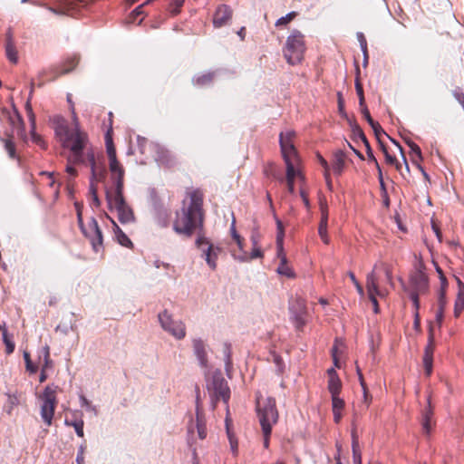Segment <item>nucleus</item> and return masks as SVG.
Instances as JSON below:
<instances>
[{
  "label": "nucleus",
  "instance_id": "f257e3e1",
  "mask_svg": "<svg viewBox=\"0 0 464 464\" xmlns=\"http://www.w3.org/2000/svg\"><path fill=\"white\" fill-rule=\"evenodd\" d=\"M188 202L183 201V206L176 213L173 229L179 235L190 237L193 233L203 226V195L198 190H192L188 194Z\"/></svg>",
  "mask_w": 464,
  "mask_h": 464
},
{
  "label": "nucleus",
  "instance_id": "f03ea898",
  "mask_svg": "<svg viewBox=\"0 0 464 464\" xmlns=\"http://www.w3.org/2000/svg\"><path fill=\"white\" fill-rule=\"evenodd\" d=\"M72 118L74 121L73 130H70L65 120L63 117L56 116L53 118L54 132L64 148H69L72 154L68 157L69 162L82 161V150L86 148L88 141L86 133L79 129L78 119L72 106Z\"/></svg>",
  "mask_w": 464,
  "mask_h": 464
},
{
  "label": "nucleus",
  "instance_id": "7ed1b4c3",
  "mask_svg": "<svg viewBox=\"0 0 464 464\" xmlns=\"http://www.w3.org/2000/svg\"><path fill=\"white\" fill-rule=\"evenodd\" d=\"M111 182V188L106 190V198L110 208L117 211L121 223L132 222L134 220L133 211L123 197V179Z\"/></svg>",
  "mask_w": 464,
  "mask_h": 464
},
{
  "label": "nucleus",
  "instance_id": "20e7f679",
  "mask_svg": "<svg viewBox=\"0 0 464 464\" xmlns=\"http://www.w3.org/2000/svg\"><path fill=\"white\" fill-rule=\"evenodd\" d=\"M305 50L304 34L298 30L292 31L283 48V54L287 63L290 65L299 64L304 59Z\"/></svg>",
  "mask_w": 464,
  "mask_h": 464
},
{
  "label": "nucleus",
  "instance_id": "39448f33",
  "mask_svg": "<svg viewBox=\"0 0 464 464\" xmlns=\"http://www.w3.org/2000/svg\"><path fill=\"white\" fill-rule=\"evenodd\" d=\"M256 411L262 431H272V427L278 420L276 400L272 397H256Z\"/></svg>",
  "mask_w": 464,
  "mask_h": 464
},
{
  "label": "nucleus",
  "instance_id": "423d86ee",
  "mask_svg": "<svg viewBox=\"0 0 464 464\" xmlns=\"http://www.w3.org/2000/svg\"><path fill=\"white\" fill-rule=\"evenodd\" d=\"M208 392L211 399L212 409L217 406V402L222 400L227 404L230 398V389L221 372L217 370L213 372L210 381L208 382Z\"/></svg>",
  "mask_w": 464,
  "mask_h": 464
},
{
  "label": "nucleus",
  "instance_id": "0eeeda50",
  "mask_svg": "<svg viewBox=\"0 0 464 464\" xmlns=\"http://www.w3.org/2000/svg\"><path fill=\"white\" fill-rule=\"evenodd\" d=\"M158 321L161 329L175 340L181 341L186 337V324L181 319L175 318L169 310L160 312Z\"/></svg>",
  "mask_w": 464,
  "mask_h": 464
},
{
  "label": "nucleus",
  "instance_id": "6e6552de",
  "mask_svg": "<svg viewBox=\"0 0 464 464\" xmlns=\"http://www.w3.org/2000/svg\"><path fill=\"white\" fill-rule=\"evenodd\" d=\"M289 318L297 331H302L307 323V308L305 300L300 296L289 301Z\"/></svg>",
  "mask_w": 464,
  "mask_h": 464
},
{
  "label": "nucleus",
  "instance_id": "1a4fd4ad",
  "mask_svg": "<svg viewBox=\"0 0 464 464\" xmlns=\"http://www.w3.org/2000/svg\"><path fill=\"white\" fill-rule=\"evenodd\" d=\"M40 399L42 401L40 411L42 420L47 426H51L57 403L56 388L46 386L41 394Z\"/></svg>",
  "mask_w": 464,
  "mask_h": 464
},
{
  "label": "nucleus",
  "instance_id": "9d476101",
  "mask_svg": "<svg viewBox=\"0 0 464 464\" xmlns=\"http://www.w3.org/2000/svg\"><path fill=\"white\" fill-rule=\"evenodd\" d=\"M106 152L109 160V169L111 171V181L124 179V169L117 159L116 150L110 131L105 136Z\"/></svg>",
  "mask_w": 464,
  "mask_h": 464
},
{
  "label": "nucleus",
  "instance_id": "9b49d317",
  "mask_svg": "<svg viewBox=\"0 0 464 464\" xmlns=\"http://www.w3.org/2000/svg\"><path fill=\"white\" fill-rule=\"evenodd\" d=\"M196 246L201 251V257L205 259L209 268L215 270L221 248L210 243L209 239L204 236H198L197 237Z\"/></svg>",
  "mask_w": 464,
  "mask_h": 464
},
{
  "label": "nucleus",
  "instance_id": "f8f14e48",
  "mask_svg": "<svg viewBox=\"0 0 464 464\" xmlns=\"http://www.w3.org/2000/svg\"><path fill=\"white\" fill-rule=\"evenodd\" d=\"M366 290L368 294V297L372 304L373 312L375 314L379 313V304L377 301V297L384 298L388 295L389 291L384 287H380L378 284V278L376 273L372 271L366 276Z\"/></svg>",
  "mask_w": 464,
  "mask_h": 464
},
{
  "label": "nucleus",
  "instance_id": "ddd939ff",
  "mask_svg": "<svg viewBox=\"0 0 464 464\" xmlns=\"http://www.w3.org/2000/svg\"><path fill=\"white\" fill-rule=\"evenodd\" d=\"M82 234L90 240L94 252L99 253L103 249V238L98 222L94 218H91L87 225L80 227Z\"/></svg>",
  "mask_w": 464,
  "mask_h": 464
},
{
  "label": "nucleus",
  "instance_id": "4468645a",
  "mask_svg": "<svg viewBox=\"0 0 464 464\" xmlns=\"http://www.w3.org/2000/svg\"><path fill=\"white\" fill-rule=\"evenodd\" d=\"M295 136L294 130H286L279 135L280 148L285 163L300 161L293 141Z\"/></svg>",
  "mask_w": 464,
  "mask_h": 464
},
{
  "label": "nucleus",
  "instance_id": "2eb2a0df",
  "mask_svg": "<svg viewBox=\"0 0 464 464\" xmlns=\"http://www.w3.org/2000/svg\"><path fill=\"white\" fill-rule=\"evenodd\" d=\"M412 289L410 292V298L416 310L420 308L419 295L428 291L429 281L427 276L422 272H417L411 278Z\"/></svg>",
  "mask_w": 464,
  "mask_h": 464
},
{
  "label": "nucleus",
  "instance_id": "dca6fc26",
  "mask_svg": "<svg viewBox=\"0 0 464 464\" xmlns=\"http://www.w3.org/2000/svg\"><path fill=\"white\" fill-rule=\"evenodd\" d=\"M193 354L195 355L198 363L205 372L209 370L208 345L200 337L192 339Z\"/></svg>",
  "mask_w": 464,
  "mask_h": 464
},
{
  "label": "nucleus",
  "instance_id": "f3484780",
  "mask_svg": "<svg viewBox=\"0 0 464 464\" xmlns=\"http://www.w3.org/2000/svg\"><path fill=\"white\" fill-rule=\"evenodd\" d=\"M195 431H197L198 437L200 440H204L207 437L206 422L199 409L198 400H197L196 420H191L188 426V432L189 436L193 437Z\"/></svg>",
  "mask_w": 464,
  "mask_h": 464
},
{
  "label": "nucleus",
  "instance_id": "a211bd4d",
  "mask_svg": "<svg viewBox=\"0 0 464 464\" xmlns=\"http://www.w3.org/2000/svg\"><path fill=\"white\" fill-rule=\"evenodd\" d=\"M87 161L91 167L92 177L91 180L100 181L104 179L106 169L103 161H97L95 154L92 150H88L86 152Z\"/></svg>",
  "mask_w": 464,
  "mask_h": 464
},
{
  "label": "nucleus",
  "instance_id": "6ab92c4d",
  "mask_svg": "<svg viewBox=\"0 0 464 464\" xmlns=\"http://www.w3.org/2000/svg\"><path fill=\"white\" fill-rule=\"evenodd\" d=\"M232 17V10L227 5H220L217 7V10L213 16V25L216 28L222 27L227 24Z\"/></svg>",
  "mask_w": 464,
  "mask_h": 464
},
{
  "label": "nucleus",
  "instance_id": "aec40b11",
  "mask_svg": "<svg viewBox=\"0 0 464 464\" xmlns=\"http://www.w3.org/2000/svg\"><path fill=\"white\" fill-rule=\"evenodd\" d=\"M277 256L280 259V264L276 269V272L280 276H284L287 278H295V273L294 272L292 267L287 265V258L284 252V248H282V250L277 249Z\"/></svg>",
  "mask_w": 464,
  "mask_h": 464
},
{
  "label": "nucleus",
  "instance_id": "412c9836",
  "mask_svg": "<svg viewBox=\"0 0 464 464\" xmlns=\"http://www.w3.org/2000/svg\"><path fill=\"white\" fill-rule=\"evenodd\" d=\"M328 210L325 206L321 205V220L318 227V234L324 244H329L330 238L327 234Z\"/></svg>",
  "mask_w": 464,
  "mask_h": 464
},
{
  "label": "nucleus",
  "instance_id": "4be33fe9",
  "mask_svg": "<svg viewBox=\"0 0 464 464\" xmlns=\"http://www.w3.org/2000/svg\"><path fill=\"white\" fill-rule=\"evenodd\" d=\"M75 4L70 0H63L58 7H50L49 10L56 14L74 15Z\"/></svg>",
  "mask_w": 464,
  "mask_h": 464
},
{
  "label": "nucleus",
  "instance_id": "5701e85b",
  "mask_svg": "<svg viewBox=\"0 0 464 464\" xmlns=\"http://www.w3.org/2000/svg\"><path fill=\"white\" fill-rule=\"evenodd\" d=\"M459 291L454 304V315L459 317L464 310V284L457 278Z\"/></svg>",
  "mask_w": 464,
  "mask_h": 464
},
{
  "label": "nucleus",
  "instance_id": "b1692460",
  "mask_svg": "<svg viewBox=\"0 0 464 464\" xmlns=\"http://www.w3.org/2000/svg\"><path fill=\"white\" fill-rule=\"evenodd\" d=\"M345 164V154L342 150H337L334 155L332 169L334 174L341 175Z\"/></svg>",
  "mask_w": 464,
  "mask_h": 464
},
{
  "label": "nucleus",
  "instance_id": "393cba45",
  "mask_svg": "<svg viewBox=\"0 0 464 464\" xmlns=\"http://www.w3.org/2000/svg\"><path fill=\"white\" fill-rule=\"evenodd\" d=\"M428 403L429 407L424 410L421 419L422 430L427 435H429L431 431V418L433 415L432 410L430 408V399H428Z\"/></svg>",
  "mask_w": 464,
  "mask_h": 464
},
{
  "label": "nucleus",
  "instance_id": "a878e982",
  "mask_svg": "<svg viewBox=\"0 0 464 464\" xmlns=\"http://www.w3.org/2000/svg\"><path fill=\"white\" fill-rule=\"evenodd\" d=\"M5 53H6L8 60L11 63H17V61H18L17 52H16L15 46L13 43L11 34H8L7 37H6Z\"/></svg>",
  "mask_w": 464,
  "mask_h": 464
},
{
  "label": "nucleus",
  "instance_id": "bb28decb",
  "mask_svg": "<svg viewBox=\"0 0 464 464\" xmlns=\"http://www.w3.org/2000/svg\"><path fill=\"white\" fill-rule=\"evenodd\" d=\"M447 304L446 295L443 293L438 294V309L435 314V320L440 325L444 318V310Z\"/></svg>",
  "mask_w": 464,
  "mask_h": 464
},
{
  "label": "nucleus",
  "instance_id": "cd10ccee",
  "mask_svg": "<svg viewBox=\"0 0 464 464\" xmlns=\"http://www.w3.org/2000/svg\"><path fill=\"white\" fill-rule=\"evenodd\" d=\"M300 161H292L289 163H285L286 166V179H295L296 177L304 179L301 174V171L298 168Z\"/></svg>",
  "mask_w": 464,
  "mask_h": 464
},
{
  "label": "nucleus",
  "instance_id": "c85d7f7f",
  "mask_svg": "<svg viewBox=\"0 0 464 464\" xmlns=\"http://www.w3.org/2000/svg\"><path fill=\"white\" fill-rule=\"evenodd\" d=\"M362 107V113L364 117V119L367 121V122L370 124V126L372 128L373 131L375 132L376 136L379 137L380 132H383L382 127L380 124L376 121H374L370 114L369 110L363 103Z\"/></svg>",
  "mask_w": 464,
  "mask_h": 464
},
{
  "label": "nucleus",
  "instance_id": "c756f323",
  "mask_svg": "<svg viewBox=\"0 0 464 464\" xmlns=\"http://www.w3.org/2000/svg\"><path fill=\"white\" fill-rule=\"evenodd\" d=\"M242 252L243 254L237 257V259L239 260L240 262H247L252 259L263 257V252L259 246H253L250 254H247L244 250Z\"/></svg>",
  "mask_w": 464,
  "mask_h": 464
},
{
  "label": "nucleus",
  "instance_id": "7c9ffc66",
  "mask_svg": "<svg viewBox=\"0 0 464 464\" xmlns=\"http://www.w3.org/2000/svg\"><path fill=\"white\" fill-rule=\"evenodd\" d=\"M407 144L410 147V154L411 158V161L415 164H418L420 161L422 160V155L420 148L413 141L407 140Z\"/></svg>",
  "mask_w": 464,
  "mask_h": 464
},
{
  "label": "nucleus",
  "instance_id": "2f4dec72",
  "mask_svg": "<svg viewBox=\"0 0 464 464\" xmlns=\"http://www.w3.org/2000/svg\"><path fill=\"white\" fill-rule=\"evenodd\" d=\"M112 223L115 227V228H114L115 237H116L117 241L119 242V244H121V246H126V247L131 246L132 242L128 237V236L121 230V228L115 224L114 221H112Z\"/></svg>",
  "mask_w": 464,
  "mask_h": 464
},
{
  "label": "nucleus",
  "instance_id": "473e14b6",
  "mask_svg": "<svg viewBox=\"0 0 464 464\" xmlns=\"http://www.w3.org/2000/svg\"><path fill=\"white\" fill-rule=\"evenodd\" d=\"M376 268H380V269H382L384 272L387 284L392 288H393L394 287V282H393V278H392V271L391 266L388 264H386V263H380V264H376L374 266L372 271L375 272Z\"/></svg>",
  "mask_w": 464,
  "mask_h": 464
},
{
  "label": "nucleus",
  "instance_id": "72a5a7b5",
  "mask_svg": "<svg viewBox=\"0 0 464 464\" xmlns=\"http://www.w3.org/2000/svg\"><path fill=\"white\" fill-rule=\"evenodd\" d=\"M2 337H3V342L5 345L6 354L13 353L14 351V347H15L14 342L13 340L14 339L13 334H9L7 329H4Z\"/></svg>",
  "mask_w": 464,
  "mask_h": 464
},
{
  "label": "nucleus",
  "instance_id": "f704fd0d",
  "mask_svg": "<svg viewBox=\"0 0 464 464\" xmlns=\"http://www.w3.org/2000/svg\"><path fill=\"white\" fill-rule=\"evenodd\" d=\"M342 382L339 377H332L328 380V391L331 396L340 395Z\"/></svg>",
  "mask_w": 464,
  "mask_h": 464
},
{
  "label": "nucleus",
  "instance_id": "c9c22d12",
  "mask_svg": "<svg viewBox=\"0 0 464 464\" xmlns=\"http://www.w3.org/2000/svg\"><path fill=\"white\" fill-rule=\"evenodd\" d=\"M276 248L278 250H282L284 248V237H285V231L282 221L276 218Z\"/></svg>",
  "mask_w": 464,
  "mask_h": 464
},
{
  "label": "nucleus",
  "instance_id": "e433bc0d",
  "mask_svg": "<svg viewBox=\"0 0 464 464\" xmlns=\"http://www.w3.org/2000/svg\"><path fill=\"white\" fill-rule=\"evenodd\" d=\"M213 78H214V72H206V73H203V74L194 77L193 82L195 85L204 86V85L209 84L212 82Z\"/></svg>",
  "mask_w": 464,
  "mask_h": 464
},
{
  "label": "nucleus",
  "instance_id": "4c0bfd02",
  "mask_svg": "<svg viewBox=\"0 0 464 464\" xmlns=\"http://www.w3.org/2000/svg\"><path fill=\"white\" fill-rule=\"evenodd\" d=\"M43 366L42 370L47 371L53 367V361L50 359V347L46 344L42 348Z\"/></svg>",
  "mask_w": 464,
  "mask_h": 464
},
{
  "label": "nucleus",
  "instance_id": "58836bf2",
  "mask_svg": "<svg viewBox=\"0 0 464 464\" xmlns=\"http://www.w3.org/2000/svg\"><path fill=\"white\" fill-rule=\"evenodd\" d=\"M7 401L5 406V411L11 414L14 408L19 404V399L15 394L6 393Z\"/></svg>",
  "mask_w": 464,
  "mask_h": 464
},
{
  "label": "nucleus",
  "instance_id": "ea45409f",
  "mask_svg": "<svg viewBox=\"0 0 464 464\" xmlns=\"http://www.w3.org/2000/svg\"><path fill=\"white\" fill-rule=\"evenodd\" d=\"M230 234H231L232 238L237 243L238 249L240 251H243V239L236 229V219L234 217H233L231 226H230Z\"/></svg>",
  "mask_w": 464,
  "mask_h": 464
},
{
  "label": "nucleus",
  "instance_id": "a19ab883",
  "mask_svg": "<svg viewBox=\"0 0 464 464\" xmlns=\"http://www.w3.org/2000/svg\"><path fill=\"white\" fill-rule=\"evenodd\" d=\"M433 353H434V335H433L432 329L430 328V333H429L428 343L424 349L423 356H429V358H433Z\"/></svg>",
  "mask_w": 464,
  "mask_h": 464
},
{
  "label": "nucleus",
  "instance_id": "79ce46f5",
  "mask_svg": "<svg viewBox=\"0 0 464 464\" xmlns=\"http://www.w3.org/2000/svg\"><path fill=\"white\" fill-rule=\"evenodd\" d=\"M372 395L369 393V392H368V388H364V389L362 390V402H361V404L359 405V408H360V411H366V410L369 408V406H370V404H371V402H372Z\"/></svg>",
  "mask_w": 464,
  "mask_h": 464
},
{
  "label": "nucleus",
  "instance_id": "37998d69",
  "mask_svg": "<svg viewBox=\"0 0 464 464\" xmlns=\"http://www.w3.org/2000/svg\"><path fill=\"white\" fill-rule=\"evenodd\" d=\"M233 364H232V359H231V351L230 347L228 345H226L225 348V371L227 372V375L230 378V372L232 371Z\"/></svg>",
  "mask_w": 464,
  "mask_h": 464
},
{
  "label": "nucleus",
  "instance_id": "c03bdc74",
  "mask_svg": "<svg viewBox=\"0 0 464 464\" xmlns=\"http://www.w3.org/2000/svg\"><path fill=\"white\" fill-rule=\"evenodd\" d=\"M23 356L25 362L26 371L30 373H35L37 372V366L34 365L31 360L30 353L27 351H24Z\"/></svg>",
  "mask_w": 464,
  "mask_h": 464
},
{
  "label": "nucleus",
  "instance_id": "a18cd8bd",
  "mask_svg": "<svg viewBox=\"0 0 464 464\" xmlns=\"http://www.w3.org/2000/svg\"><path fill=\"white\" fill-rule=\"evenodd\" d=\"M4 141V145H5V149L6 150V152L8 153L9 157L11 159H16V150H15V144L13 142L12 140H9V139H5L3 140Z\"/></svg>",
  "mask_w": 464,
  "mask_h": 464
},
{
  "label": "nucleus",
  "instance_id": "49530a36",
  "mask_svg": "<svg viewBox=\"0 0 464 464\" xmlns=\"http://www.w3.org/2000/svg\"><path fill=\"white\" fill-rule=\"evenodd\" d=\"M65 425L72 426L75 430L76 434L79 437H83V435H84L83 421L82 420H73V421H69V420H65Z\"/></svg>",
  "mask_w": 464,
  "mask_h": 464
},
{
  "label": "nucleus",
  "instance_id": "de8ad7c7",
  "mask_svg": "<svg viewBox=\"0 0 464 464\" xmlns=\"http://www.w3.org/2000/svg\"><path fill=\"white\" fill-rule=\"evenodd\" d=\"M381 147H382V152L384 153L386 162L391 165H395L396 169L398 170H400L401 165L397 161L396 158L394 156H392L389 154L386 147L382 143H381Z\"/></svg>",
  "mask_w": 464,
  "mask_h": 464
},
{
  "label": "nucleus",
  "instance_id": "09e8293b",
  "mask_svg": "<svg viewBox=\"0 0 464 464\" xmlns=\"http://www.w3.org/2000/svg\"><path fill=\"white\" fill-rule=\"evenodd\" d=\"M332 398V410L343 411L345 402L339 395L331 396Z\"/></svg>",
  "mask_w": 464,
  "mask_h": 464
},
{
  "label": "nucleus",
  "instance_id": "8fccbe9b",
  "mask_svg": "<svg viewBox=\"0 0 464 464\" xmlns=\"http://www.w3.org/2000/svg\"><path fill=\"white\" fill-rule=\"evenodd\" d=\"M80 402L82 408H85L86 411L92 412L94 415L98 414V411L95 406H93L91 401L84 397L83 395L80 396Z\"/></svg>",
  "mask_w": 464,
  "mask_h": 464
},
{
  "label": "nucleus",
  "instance_id": "3c124183",
  "mask_svg": "<svg viewBox=\"0 0 464 464\" xmlns=\"http://www.w3.org/2000/svg\"><path fill=\"white\" fill-rule=\"evenodd\" d=\"M296 15H297L296 12H290V13L286 14L285 16L280 17L276 22V26L286 25L293 19H295Z\"/></svg>",
  "mask_w": 464,
  "mask_h": 464
},
{
  "label": "nucleus",
  "instance_id": "603ef678",
  "mask_svg": "<svg viewBox=\"0 0 464 464\" xmlns=\"http://www.w3.org/2000/svg\"><path fill=\"white\" fill-rule=\"evenodd\" d=\"M169 153L163 149H160L158 152L157 161L162 165H169L170 163Z\"/></svg>",
  "mask_w": 464,
  "mask_h": 464
},
{
  "label": "nucleus",
  "instance_id": "864d4df0",
  "mask_svg": "<svg viewBox=\"0 0 464 464\" xmlns=\"http://www.w3.org/2000/svg\"><path fill=\"white\" fill-rule=\"evenodd\" d=\"M185 0H171L169 11L172 15H176L179 13L180 7L183 5Z\"/></svg>",
  "mask_w": 464,
  "mask_h": 464
},
{
  "label": "nucleus",
  "instance_id": "5fc2aeb1",
  "mask_svg": "<svg viewBox=\"0 0 464 464\" xmlns=\"http://www.w3.org/2000/svg\"><path fill=\"white\" fill-rule=\"evenodd\" d=\"M30 134H31V140L34 143L37 144L38 146H40L43 149L46 148L45 141L39 134L36 133L35 129H31Z\"/></svg>",
  "mask_w": 464,
  "mask_h": 464
},
{
  "label": "nucleus",
  "instance_id": "6e6d98bb",
  "mask_svg": "<svg viewBox=\"0 0 464 464\" xmlns=\"http://www.w3.org/2000/svg\"><path fill=\"white\" fill-rule=\"evenodd\" d=\"M90 194L92 196V203L95 207H99L101 205V201L97 195V188L92 180H90V188H89Z\"/></svg>",
  "mask_w": 464,
  "mask_h": 464
},
{
  "label": "nucleus",
  "instance_id": "4d7b16f0",
  "mask_svg": "<svg viewBox=\"0 0 464 464\" xmlns=\"http://www.w3.org/2000/svg\"><path fill=\"white\" fill-rule=\"evenodd\" d=\"M432 365L433 358H429V356H423V366L427 376H430L431 374Z\"/></svg>",
  "mask_w": 464,
  "mask_h": 464
},
{
  "label": "nucleus",
  "instance_id": "13d9d810",
  "mask_svg": "<svg viewBox=\"0 0 464 464\" xmlns=\"http://www.w3.org/2000/svg\"><path fill=\"white\" fill-rule=\"evenodd\" d=\"M352 450H353V453L361 452L360 447H359L358 436L356 434V430L354 428L352 430Z\"/></svg>",
  "mask_w": 464,
  "mask_h": 464
},
{
  "label": "nucleus",
  "instance_id": "bf43d9fd",
  "mask_svg": "<svg viewBox=\"0 0 464 464\" xmlns=\"http://www.w3.org/2000/svg\"><path fill=\"white\" fill-rule=\"evenodd\" d=\"M348 276L350 277V279L352 280L353 284L354 285L356 290H357V293L361 295V296H363L364 295V291H363V288L362 286L361 285V284L358 282V280L356 279L354 274L353 272H349L348 273Z\"/></svg>",
  "mask_w": 464,
  "mask_h": 464
},
{
  "label": "nucleus",
  "instance_id": "052dcab7",
  "mask_svg": "<svg viewBox=\"0 0 464 464\" xmlns=\"http://www.w3.org/2000/svg\"><path fill=\"white\" fill-rule=\"evenodd\" d=\"M26 111L31 129H35V115L29 102L26 103Z\"/></svg>",
  "mask_w": 464,
  "mask_h": 464
},
{
  "label": "nucleus",
  "instance_id": "680f3d73",
  "mask_svg": "<svg viewBox=\"0 0 464 464\" xmlns=\"http://www.w3.org/2000/svg\"><path fill=\"white\" fill-rule=\"evenodd\" d=\"M67 161H69V160L67 159ZM85 163V160H84V157L82 156V162H73L72 160L71 162H68L67 166H66V172L72 176V177H75L76 176V170L75 169L72 167L73 164H84Z\"/></svg>",
  "mask_w": 464,
  "mask_h": 464
},
{
  "label": "nucleus",
  "instance_id": "e2e57ef3",
  "mask_svg": "<svg viewBox=\"0 0 464 464\" xmlns=\"http://www.w3.org/2000/svg\"><path fill=\"white\" fill-rule=\"evenodd\" d=\"M78 63V59L77 57H72V58H70L64 66H66L67 64H69L68 67H64V69L63 70L62 73H67L69 72H71Z\"/></svg>",
  "mask_w": 464,
  "mask_h": 464
},
{
  "label": "nucleus",
  "instance_id": "0e129e2a",
  "mask_svg": "<svg viewBox=\"0 0 464 464\" xmlns=\"http://www.w3.org/2000/svg\"><path fill=\"white\" fill-rule=\"evenodd\" d=\"M227 437L230 443V449L234 455L237 454V440L235 439V437L230 433L229 430L227 429Z\"/></svg>",
  "mask_w": 464,
  "mask_h": 464
},
{
  "label": "nucleus",
  "instance_id": "69168bd1",
  "mask_svg": "<svg viewBox=\"0 0 464 464\" xmlns=\"http://www.w3.org/2000/svg\"><path fill=\"white\" fill-rule=\"evenodd\" d=\"M355 89L356 92L359 96V103L360 106H362L364 103V95H363V90L362 84L359 82V81H356L355 82Z\"/></svg>",
  "mask_w": 464,
  "mask_h": 464
},
{
  "label": "nucleus",
  "instance_id": "338daca9",
  "mask_svg": "<svg viewBox=\"0 0 464 464\" xmlns=\"http://www.w3.org/2000/svg\"><path fill=\"white\" fill-rule=\"evenodd\" d=\"M352 127L354 136L358 137L362 142L367 140L362 130L358 125L354 124Z\"/></svg>",
  "mask_w": 464,
  "mask_h": 464
},
{
  "label": "nucleus",
  "instance_id": "774afa93",
  "mask_svg": "<svg viewBox=\"0 0 464 464\" xmlns=\"http://www.w3.org/2000/svg\"><path fill=\"white\" fill-rule=\"evenodd\" d=\"M84 452H85V446L81 445L78 449V453H77V457H76L77 464L84 463Z\"/></svg>",
  "mask_w": 464,
  "mask_h": 464
}]
</instances>
